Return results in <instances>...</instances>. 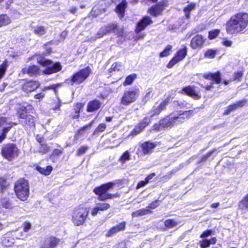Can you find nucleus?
<instances>
[{
    "label": "nucleus",
    "instance_id": "1",
    "mask_svg": "<svg viewBox=\"0 0 248 248\" xmlns=\"http://www.w3.org/2000/svg\"><path fill=\"white\" fill-rule=\"evenodd\" d=\"M248 27V14L240 13L232 16L226 25L228 34H237L244 33Z\"/></svg>",
    "mask_w": 248,
    "mask_h": 248
},
{
    "label": "nucleus",
    "instance_id": "2",
    "mask_svg": "<svg viewBox=\"0 0 248 248\" xmlns=\"http://www.w3.org/2000/svg\"><path fill=\"white\" fill-rule=\"evenodd\" d=\"M192 110L186 111L183 114H180L179 116H175L174 114H171L169 116L161 120L159 122V124H155L154 126V130H160L161 128L168 127L172 126L174 125L175 123L177 122H180L182 119H184V117H181V115H189L192 114Z\"/></svg>",
    "mask_w": 248,
    "mask_h": 248
},
{
    "label": "nucleus",
    "instance_id": "3",
    "mask_svg": "<svg viewBox=\"0 0 248 248\" xmlns=\"http://www.w3.org/2000/svg\"><path fill=\"white\" fill-rule=\"evenodd\" d=\"M15 192L17 197L22 201H26L29 195V182L25 179H19L15 184Z\"/></svg>",
    "mask_w": 248,
    "mask_h": 248
},
{
    "label": "nucleus",
    "instance_id": "4",
    "mask_svg": "<svg viewBox=\"0 0 248 248\" xmlns=\"http://www.w3.org/2000/svg\"><path fill=\"white\" fill-rule=\"evenodd\" d=\"M115 183L108 182L103 184L99 187H96L93 189V192L98 196V200L99 201H105L108 199H112L118 197L117 194H111L106 193V192L114 185Z\"/></svg>",
    "mask_w": 248,
    "mask_h": 248
},
{
    "label": "nucleus",
    "instance_id": "5",
    "mask_svg": "<svg viewBox=\"0 0 248 248\" xmlns=\"http://www.w3.org/2000/svg\"><path fill=\"white\" fill-rule=\"evenodd\" d=\"M20 151L16 144L7 143L3 144L1 148L2 156L8 161H12L17 158Z\"/></svg>",
    "mask_w": 248,
    "mask_h": 248
},
{
    "label": "nucleus",
    "instance_id": "6",
    "mask_svg": "<svg viewBox=\"0 0 248 248\" xmlns=\"http://www.w3.org/2000/svg\"><path fill=\"white\" fill-rule=\"evenodd\" d=\"M89 208L80 207L73 212L72 221L76 226H80L83 224L88 217Z\"/></svg>",
    "mask_w": 248,
    "mask_h": 248
},
{
    "label": "nucleus",
    "instance_id": "7",
    "mask_svg": "<svg viewBox=\"0 0 248 248\" xmlns=\"http://www.w3.org/2000/svg\"><path fill=\"white\" fill-rule=\"evenodd\" d=\"M37 62L43 66H49L46 70L43 71L44 74L50 75L53 73L60 71L62 69L60 63H55L50 66L52 63V62L49 60H46L45 58H37Z\"/></svg>",
    "mask_w": 248,
    "mask_h": 248
},
{
    "label": "nucleus",
    "instance_id": "8",
    "mask_svg": "<svg viewBox=\"0 0 248 248\" xmlns=\"http://www.w3.org/2000/svg\"><path fill=\"white\" fill-rule=\"evenodd\" d=\"M91 73V69L89 66H87L76 73L70 79L71 85L75 83L80 84L84 82L88 78Z\"/></svg>",
    "mask_w": 248,
    "mask_h": 248
},
{
    "label": "nucleus",
    "instance_id": "9",
    "mask_svg": "<svg viewBox=\"0 0 248 248\" xmlns=\"http://www.w3.org/2000/svg\"><path fill=\"white\" fill-rule=\"evenodd\" d=\"M138 95V90L125 91L121 99V103L123 105L128 106L134 102Z\"/></svg>",
    "mask_w": 248,
    "mask_h": 248
},
{
    "label": "nucleus",
    "instance_id": "10",
    "mask_svg": "<svg viewBox=\"0 0 248 248\" xmlns=\"http://www.w3.org/2000/svg\"><path fill=\"white\" fill-rule=\"evenodd\" d=\"M153 21L150 17L145 16L143 17L140 20L137 24L135 29V31L137 33L144 30L148 25L152 24Z\"/></svg>",
    "mask_w": 248,
    "mask_h": 248
},
{
    "label": "nucleus",
    "instance_id": "11",
    "mask_svg": "<svg viewBox=\"0 0 248 248\" xmlns=\"http://www.w3.org/2000/svg\"><path fill=\"white\" fill-rule=\"evenodd\" d=\"M169 103V99H166L159 104H155L152 110L150 111L151 116L158 115L163 110L165 109L166 106Z\"/></svg>",
    "mask_w": 248,
    "mask_h": 248
},
{
    "label": "nucleus",
    "instance_id": "12",
    "mask_svg": "<svg viewBox=\"0 0 248 248\" xmlns=\"http://www.w3.org/2000/svg\"><path fill=\"white\" fill-rule=\"evenodd\" d=\"M205 41V39L201 35H197L193 37L190 43V46L192 49L201 48Z\"/></svg>",
    "mask_w": 248,
    "mask_h": 248
},
{
    "label": "nucleus",
    "instance_id": "13",
    "mask_svg": "<svg viewBox=\"0 0 248 248\" xmlns=\"http://www.w3.org/2000/svg\"><path fill=\"white\" fill-rule=\"evenodd\" d=\"M40 84L36 81H28L22 85V89L26 93H31L37 89Z\"/></svg>",
    "mask_w": 248,
    "mask_h": 248
},
{
    "label": "nucleus",
    "instance_id": "14",
    "mask_svg": "<svg viewBox=\"0 0 248 248\" xmlns=\"http://www.w3.org/2000/svg\"><path fill=\"white\" fill-rule=\"evenodd\" d=\"M60 242V240L55 237H50L44 242L40 248H55Z\"/></svg>",
    "mask_w": 248,
    "mask_h": 248
},
{
    "label": "nucleus",
    "instance_id": "15",
    "mask_svg": "<svg viewBox=\"0 0 248 248\" xmlns=\"http://www.w3.org/2000/svg\"><path fill=\"white\" fill-rule=\"evenodd\" d=\"M23 74H27L31 76H36L39 74L40 70L38 66L36 65L30 66L22 69Z\"/></svg>",
    "mask_w": 248,
    "mask_h": 248
},
{
    "label": "nucleus",
    "instance_id": "16",
    "mask_svg": "<svg viewBox=\"0 0 248 248\" xmlns=\"http://www.w3.org/2000/svg\"><path fill=\"white\" fill-rule=\"evenodd\" d=\"M183 93L186 94L192 97L195 99H199L201 98V95L196 93L195 87L192 86H188L185 87L182 90Z\"/></svg>",
    "mask_w": 248,
    "mask_h": 248
},
{
    "label": "nucleus",
    "instance_id": "17",
    "mask_svg": "<svg viewBox=\"0 0 248 248\" xmlns=\"http://www.w3.org/2000/svg\"><path fill=\"white\" fill-rule=\"evenodd\" d=\"M110 207V205L108 203H97L96 206L94 207L91 212V214L93 216H96L99 211H105Z\"/></svg>",
    "mask_w": 248,
    "mask_h": 248
},
{
    "label": "nucleus",
    "instance_id": "18",
    "mask_svg": "<svg viewBox=\"0 0 248 248\" xmlns=\"http://www.w3.org/2000/svg\"><path fill=\"white\" fill-rule=\"evenodd\" d=\"M155 146L156 145L153 142L146 141L141 144V148L142 149L143 153L144 155H146L152 153Z\"/></svg>",
    "mask_w": 248,
    "mask_h": 248
},
{
    "label": "nucleus",
    "instance_id": "19",
    "mask_svg": "<svg viewBox=\"0 0 248 248\" xmlns=\"http://www.w3.org/2000/svg\"><path fill=\"white\" fill-rule=\"evenodd\" d=\"M125 225L126 222L125 221H123L120 223L119 224L111 228L108 232L107 236L109 237L119 232L124 230L125 228Z\"/></svg>",
    "mask_w": 248,
    "mask_h": 248
},
{
    "label": "nucleus",
    "instance_id": "20",
    "mask_svg": "<svg viewBox=\"0 0 248 248\" xmlns=\"http://www.w3.org/2000/svg\"><path fill=\"white\" fill-rule=\"evenodd\" d=\"M247 103V101L246 100H241L238 101V102L231 105L228 106L226 110L224 112V114L227 115L229 114L233 110L236 109L238 108H241L243 106H245Z\"/></svg>",
    "mask_w": 248,
    "mask_h": 248
},
{
    "label": "nucleus",
    "instance_id": "21",
    "mask_svg": "<svg viewBox=\"0 0 248 248\" xmlns=\"http://www.w3.org/2000/svg\"><path fill=\"white\" fill-rule=\"evenodd\" d=\"M14 238L11 236V233H7L2 237V244L6 247H11L14 244Z\"/></svg>",
    "mask_w": 248,
    "mask_h": 248
},
{
    "label": "nucleus",
    "instance_id": "22",
    "mask_svg": "<svg viewBox=\"0 0 248 248\" xmlns=\"http://www.w3.org/2000/svg\"><path fill=\"white\" fill-rule=\"evenodd\" d=\"M126 5L127 2L126 0H122L121 3L117 6L115 11L120 18H122L124 16Z\"/></svg>",
    "mask_w": 248,
    "mask_h": 248
},
{
    "label": "nucleus",
    "instance_id": "23",
    "mask_svg": "<svg viewBox=\"0 0 248 248\" xmlns=\"http://www.w3.org/2000/svg\"><path fill=\"white\" fill-rule=\"evenodd\" d=\"M32 31L35 35L38 36H42L47 32V28L46 27L38 25L32 27Z\"/></svg>",
    "mask_w": 248,
    "mask_h": 248
},
{
    "label": "nucleus",
    "instance_id": "24",
    "mask_svg": "<svg viewBox=\"0 0 248 248\" xmlns=\"http://www.w3.org/2000/svg\"><path fill=\"white\" fill-rule=\"evenodd\" d=\"M101 103L99 100H94L90 101L87 106V110L88 112H93L97 110L101 106Z\"/></svg>",
    "mask_w": 248,
    "mask_h": 248
},
{
    "label": "nucleus",
    "instance_id": "25",
    "mask_svg": "<svg viewBox=\"0 0 248 248\" xmlns=\"http://www.w3.org/2000/svg\"><path fill=\"white\" fill-rule=\"evenodd\" d=\"M23 125L26 128H32L35 126V118L33 116L31 115H29L28 117L25 119V121L24 123L22 122Z\"/></svg>",
    "mask_w": 248,
    "mask_h": 248
},
{
    "label": "nucleus",
    "instance_id": "26",
    "mask_svg": "<svg viewBox=\"0 0 248 248\" xmlns=\"http://www.w3.org/2000/svg\"><path fill=\"white\" fill-rule=\"evenodd\" d=\"M204 78L206 79H212L215 80L216 83H219L220 82V73L217 72L216 73H209L204 75Z\"/></svg>",
    "mask_w": 248,
    "mask_h": 248
},
{
    "label": "nucleus",
    "instance_id": "27",
    "mask_svg": "<svg viewBox=\"0 0 248 248\" xmlns=\"http://www.w3.org/2000/svg\"><path fill=\"white\" fill-rule=\"evenodd\" d=\"M187 53V48L185 46L184 48L180 49L174 57V58L179 62L183 60Z\"/></svg>",
    "mask_w": 248,
    "mask_h": 248
},
{
    "label": "nucleus",
    "instance_id": "28",
    "mask_svg": "<svg viewBox=\"0 0 248 248\" xmlns=\"http://www.w3.org/2000/svg\"><path fill=\"white\" fill-rule=\"evenodd\" d=\"M180 222L173 219H168L165 221L164 225L168 229H171L176 227L179 224Z\"/></svg>",
    "mask_w": 248,
    "mask_h": 248
},
{
    "label": "nucleus",
    "instance_id": "29",
    "mask_svg": "<svg viewBox=\"0 0 248 248\" xmlns=\"http://www.w3.org/2000/svg\"><path fill=\"white\" fill-rule=\"evenodd\" d=\"M151 212H152L148 208H143L133 212L132 214V216L133 217H138L141 216L146 215Z\"/></svg>",
    "mask_w": 248,
    "mask_h": 248
},
{
    "label": "nucleus",
    "instance_id": "30",
    "mask_svg": "<svg viewBox=\"0 0 248 248\" xmlns=\"http://www.w3.org/2000/svg\"><path fill=\"white\" fill-rule=\"evenodd\" d=\"M162 11V7L157 4L154 7L151 8L149 10V12L152 16H156L159 15Z\"/></svg>",
    "mask_w": 248,
    "mask_h": 248
},
{
    "label": "nucleus",
    "instance_id": "31",
    "mask_svg": "<svg viewBox=\"0 0 248 248\" xmlns=\"http://www.w3.org/2000/svg\"><path fill=\"white\" fill-rule=\"evenodd\" d=\"M196 5L194 3H191L188 5L184 9V12L185 13V16L187 19L190 18V12L194 10L195 8Z\"/></svg>",
    "mask_w": 248,
    "mask_h": 248
},
{
    "label": "nucleus",
    "instance_id": "32",
    "mask_svg": "<svg viewBox=\"0 0 248 248\" xmlns=\"http://www.w3.org/2000/svg\"><path fill=\"white\" fill-rule=\"evenodd\" d=\"M239 207L242 210L247 211L248 210V194L239 202Z\"/></svg>",
    "mask_w": 248,
    "mask_h": 248
},
{
    "label": "nucleus",
    "instance_id": "33",
    "mask_svg": "<svg viewBox=\"0 0 248 248\" xmlns=\"http://www.w3.org/2000/svg\"><path fill=\"white\" fill-rule=\"evenodd\" d=\"M124 68L123 65L120 62H116L112 64L111 68L109 69V73H112V71H119L122 70Z\"/></svg>",
    "mask_w": 248,
    "mask_h": 248
},
{
    "label": "nucleus",
    "instance_id": "34",
    "mask_svg": "<svg viewBox=\"0 0 248 248\" xmlns=\"http://www.w3.org/2000/svg\"><path fill=\"white\" fill-rule=\"evenodd\" d=\"M0 203L1 206L5 208L10 209L12 207L11 202H10L9 199L6 197L1 198Z\"/></svg>",
    "mask_w": 248,
    "mask_h": 248
},
{
    "label": "nucleus",
    "instance_id": "35",
    "mask_svg": "<svg viewBox=\"0 0 248 248\" xmlns=\"http://www.w3.org/2000/svg\"><path fill=\"white\" fill-rule=\"evenodd\" d=\"M37 169L41 173L45 175H48L51 172L52 167L51 166H48L46 168L37 167Z\"/></svg>",
    "mask_w": 248,
    "mask_h": 248
},
{
    "label": "nucleus",
    "instance_id": "36",
    "mask_svg": "<svg viewBox=\"0 0 248 248\" xmlns=\"http://www.w3.org/2000/svg\"><path fill=\"white\" fill-rule=\"evenodd\" d=\"M11 22L10 19L5 15L0 16V27L5 26Z\"/></svg>",
    "mask_w": 248,
    "mask_h": 248
},
{
    "label": "nucleus",
    "instance_id": "37",
    "mask_svg": "<svg viewBox=\"0 0 248 248\" xmlns=\"http://www.w3.org/2000/svg\"><path fill=\"white\" fill-rule=\"evenodd\" d=\"M106 29V32L107 34L110 33L111 32H115L116 31H118V28L117 25L114 24H112L111 25H109L106 26H104Z\"/></svg>",
    "mask_w": 248,
    "mask_h": 248
},
{
    "label": "nucleus",
    "instance_id": "38",
    "mask_svg": "<svg viewBox=\"0 0 248 248\" xmlns=\"http://www.w3.org/2000/svg\"><path fill=\"white\" fill-rule=\"evenodd\" d=\"M8 65V62L6 60L0 65V79H1L4 75Z\"/></svg>",
    "mask_w": 248,
    "mask_h": 248
},
{
    "label": "nucleus",
    "instance_id": "39",
    "mask_svg": "<svg viewBox=\"0 0 248 248\" xmlns=\"http://www.w3.org/2000/svg\"><path fill=\"white\" fill-rule=\"evenodd\" d=\"M136 77L137 75L135 74L128 76L126 78L124 82V85L125 86L131 84L134 80L136 79Z\"/></svg>",
    "mask_w": 248,
    "mask_h": 248
},
{
    "label": "nucleus",
    "instance_id": "40",
    "mask_svg": "<svg viewBox=\"0 0 248 248\" xmlns=\"http://www.w3.org/2000/svg\"><path fill=\"white\" fill-rule=\"evenodd\" d=\"M27 108L26 107H22L20 108L18 112L20 119H25L29 115L27 114Z\"/></svg>",
    "mask_w": 248,
    "mask_h": 248
},
{
    "label": "nucleus",
    "instance_id": "41",
    "mask_svg": "<svg viewBox=\"0 0 248 248\" xmlns=\"http://www.w3.org/2000/svg\"><path fill=\"white\" fill-rule=\"evenodd\" d=\"M83 107V105L81 103H77L75 107V110L76 115L73 116V119H77L79 117V112L81 108Z\"/></svg>",
    "mask_w": 248,
    "mask_h": 248
},
{
    "label": "nucleus",
    "instance_id": "42",
    "mask_svg": "<svg viewBox=\"0 0 248 248\" xmlns=\"http://www.w3.org/2000/svg\"><path fill=\"white\" fill-rule=\"evenodd\" d=\"M217 54V51L212 49L207 50L204 54L205 57L213 59L214 58Z\"/></svg>",
    "mask_w": 248,
    "mask_h": 248
},
{
    "label": "nucleus",
    "instance_id": "43",
    "mask_svg": "<svg viewBox=\"0 0 248 248\" xmlns=\"http://www.w3.org/2000/svg\"><path fill=\"white\" fill-rule=\"evenodd\" d=\"M48 150L49 147L46 144L41 143L40 144L38 152L41 154H45L48 152Z\"/></svg>",
    "mask_w": 248,
    "mask_h": 248
},
{
    "label": "nucleus",
    "instance_id": "44",
    "mask_svg": "<svg viewBox=\"0 0 248 248\" xmlns=\"http://www.w3.org/2000/svg\"><path fill=\"white\" fill-rule=\"evenodd\" d=\"M150 123V119L145 117L138 124L142 129H144Z\"/></svg>",
    "mask_w": 248,
    "mask_h": 248
},
{
    "label": "nucleus",
    "instance_id": "45",
    "mask_svg": "<svg viewBox=\"0 0 248 248\" xmlns=\"http://www.w3.org/2000/svg\"><path fill=\"white\" fill-rule=\"evenodd\" d=\"M130 159V155L129 152L128 151H125L120 158L121 162L124 163L126 161L129 160Z\"/></svg>",
    "mask_w": 248,
    "mask_h": 248
},
{
    "label": "nucleus",
    "instance_id": "46",
    "mask_svg": "<svg viewBox=\"0 0 248 248\" xmlns=\"http://www.w3.org/2000/svg\"><path fill=\"white\" fill-rule=\"evenodd\" d=\"M172 48V46L170 45H168L166 48L164 50V51L160 53V57H164L167 56L170 54V51L171 50Z\"/></svg>",
    "mask_w": 248,
    "mask_h": 248
},
{
    "label": "nucleus",
    "instance_id": "47",
    "mask_svg": "<svg viewBox=\"0 0 248 248\" xmlns=\"http://www.w3.org/2000/svg\"><path fill=\"white\" fill-rule=\"evenodd\" d=\"M220 32L219 30H214L209 32L208 37L210 39H214L217 37Z\"/></svg>",
    "mask_w": 248,
    "mask_h": 248
},
{
    "label": "nucleus",
    "instance_id": "48",
    "mask_svg": "<svg viewBox=\"0 0 248 248\" xmlns=\"http://www.w3.org/2000/svg\"><path fill=\"white\" fill-rule=\"evenodd\" d=\"M7 184L5 179L0 178V191L2 193L4 192V190L6 189Z\"/></svg>",
    "mask_w": 248,
    "mask_h": 248
},
{
    "label": "nucleus",
    "instance_id": "49",
    "mask_svg": "<svg viewBox=\"0 0 248 248\" xmlns=\"http://www.w3.org/2000/svg\"><path fill=\"white\" fill-rule=\"evenodd\" d=\"M105 27H102L96 33L97 37L100 38H102L103 36L107 34V33L106 32V29Z\"/></svg>",
    "mask_w": 248,
    "mask_h": 248
},
{
    "label": "nucleus",
    "instance_id": "50",
    "mask_svg": "<svg viewBox=\"0 0 248 248\" xmlns=\"http://www.w3.org/2000/svg\"><path fill=\"white\" fill-rule=\"evenodd\" d=\"M106 128V125L105 124H100L94 131V134H96L98 132H103Z\"/></svg>",
    "mask_w": 248,
    "mask_h": 248
},
{
    "label": "nucleus",
    "instance_id": "51",
    "mask_svg": "<svg viewBox=\"0 0 248 248\" xmlns=\"http://www.w3.org/2000/svg\"><path fill=\"white\" fill-rule=\"evenodd\" d=\"M143 130V129H142L141 128V127H140L139 125H138L131 131V135L132 136H135V135L140 133Z\"/></svg>",
    "mask_w": 248,
    "mask_h": 248
},
{
    "label": "nucleus",
    "instance_id": "52",
    "mask_svg": "<svg viewBox=\"0 0 248 248\" xmlns=\"http://www.w3.org/2000/svg\"><path fill=\"white\" fill-rule=\"evenodd\" d=\"M87 149L88 147L87 146H83L81 147L78 151L77 155L79 156L85 154Z\"/></svg>",
    "mask_w": 248,
    "mask_h": 248
},
{
    "label": "nucleus",
    "instance_id": "53",
    "mask_svg": "<svg viewBox=\"0 0 248 248\" xmlns=\"http://www.w3.org/2000/svg\"><path fill=\"white\" fill-rule=\"evenodd\" d=\"M178 62L173 57L171 60L169 62L167 65L168 68H172L175 64L178 63Z\"/></svg>",
    "mask_w": 248,
    "mask_h": 248
},
{
    "label": "nucleus",
    "instance_id": "54",
    "mask_svg": "<svg viewBox=\"0 0 248 248\" xmlns=\"http://www.w3.org/2000/svg\"><path fill=\"white\" fill-rule=\"evenodd\" d=\"M210 244L208 242V240L205 239L203 240L201 242V247L202 248H206L210 246Z\"/></svg>",
    "mask_w": 248,
    "mask_h": 248
},
{
    "label": "nucleus",
    "instance_id": "55",
    "mask_svg": "<svg viewBox=\"0 0 248 248\" xmlns=\"http://www.w3.org/2000/svg\"><path fill=\"white\" fill-rule=\"evenodd\" d=\"M243 75V73L241 72H238L235 73L233 76L234 80L240 81Z\"/></svg>",
    "mask_w": 248,
    "mask_h": 248
},
{
    "label": "nucleus",
    "instance_id": "56",
    "mask_svg": "<svg viewBox=\"0 0 248 248\" xmlns=\"http://www.w3.org/2000/svg\"><path fill=\"white\" fill-rule=\"evenodd\" d=\"M159 205V201L156 200L152 202L146 208L155 209Z\"/></svg>",
    "mask_w": 248,
    "mask_h": 248
},
{
    "label": "nucleus",
    "instance_id": "57",
    "mask_svg": "<svg viewBox=\"0 0 248 248\" xmlns=\"http://www.w3.org/2000/svg\"><path fill=\"white\" fill-rule=\"evenodd\" d=\"M31 228V224L29 222H24L23 224V230L24 232H28Z\"/></svg>",
    "mask_w": 248,
    "mask_h": 248
},
{
    "label": "nucleus",
    "instance_id": "58",
    "mask_svg": "<svg viewBox=\"0 0 248 248\" xmlns=\"http://www.w3.org/2000/svg\"><path fill=\"white\" fill-rule=\"evenodd\" d=\"M62 153V151L58 149H55L52 153V156H59Z\"/></svg>",
    "mask_w": 248,
    "mask_h": 248
},
{
    "label": "nucleus",
    "instance_id": "59",
    "mask_svg": "<svg viewBox=\"0 0 248 248\" xmlns=\"http://www.w3.org/2000/svg\"><path fill=\"white\" fill-rule=\"evenodd\" d=\"M213 151H211L209 153H208L207 154H206L205 155H203L202 159H201V162H204V161H205L207 160V159L211 156V155L212 154V153H213Z\"/></svg>",
    "mask_w": 248,
    "mask_h": 248
},
{
    "label": "nucleus",
    "instance_id": "60",
    "mask_svg": "<svg viewBox=\"0 0 248 248\" xmlns=\"http://www.w3.org/2000/svg\"><path fill=\"white\" fill-rule=\"evenodd\" d=\"M212 231L211 230H207L204 232L201 235V237L204 238L208 236L211 234Z\"/></svg>",
    "mask_w": 248,
    "mask_h": 248
},
{
    "label": "nucleus",
    "instance_id": "61",
    "mask_svg": "<svg viewBox=\"0 0 248 248\" xmlns=\"http://www.w3.org/2000/svg\"><path fill=\"white\" fill-rule=\"evenodd\" d=\"M90 129V127H89V126L88 125H85V126H84L83 127H82L81 128H80L78 131V133L79 134H82V132L83 131H84L85 130H87V129Z\"/></svg>",
    "mask_w": 248,
    "mask_h": 248
},
{
    "label": "nucleus",
    "instance_id": "62",
    "mask_svg": "<svg viewBox=\"0 0 248 248\" xmlns=\"http://www.w3.org/2000/svg\"><path fill=\"white\" fill-rule=\"evenodd\" d=\"M232 42L231 40L225 39L223 42V44L226 46H231L232 45Z\"/></svg>",
    "mask_w": 248,
    "mask_h": 248
},
{
    "label": "nucleus",
    "instance_id": "63",
    "mask_svg": "<svg viewBox=\"0 0 248 248\" xmlns=\"http://www.w3.org/2000/svg\"><path fill=\"white\" fill-rule=\"evenodd\" d=\"M36 140L40 143H44V138L40 135H37L36 137Z\"/></svg>",
    "mask_w": 248,
    "mask_h": 248
},
{
    "label": "nucleus",
    "instance_id": "64",
    "mask_svg": "<svg viewBox=\"0 0 248 248\" xmlns=\"http://www.w3.org/2000/svg\"><path fill=\"white\" fill-rule=\"evenodd\" d=\"M45 95L44 93H40L35 95L34 97L36 99H42L44 97Z\"/></svg>",
    "mask_w": 248,
    "mask_h": 248
}]
</instances>
